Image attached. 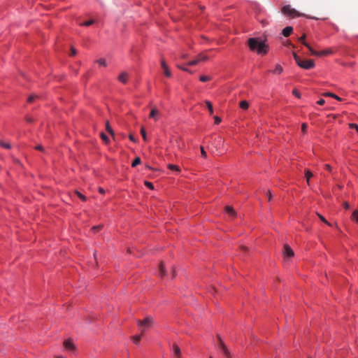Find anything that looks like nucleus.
I'll use <instances>...</instances> for the list:
<instances>
[{"instance_id": "f257e3e1", "label": "nucleus", "mask_w": 358, "mask_h": 358, "mask_svg": "<svg viewBox=\"0 0 358 358\" xmlns=\"http://www.w3.org/2000/svg\"><path fill=\"white\" fill-rule=\"evenodd\" d=\"M248 45L252 51H256L259 55H266L268 52V45L259 38H250Z\"/></svg>"}, {"instance_id": "f03ea898", "label": "nucleus", "mask_w": 358, "mask_h": 358, "mask_svg": "<svg viewBox=\"0 0 358 358\" xmlns=\"http://www.w3.org/2000/svg\"><path fill=\"white\" fill-rule=\"evenodd\" d=\"M293 57L296 64L302 69H311L315 67V62L313 59L303 60L295 52H293Z\"/></svg>"}, {"instance_id": "7ed1b4c3", "label": "nucleus", "mask_w": 358, "mask_h": 358, "mask_svg": "<svg viewBox=\"0 0 358 358\" xmlns=\"http://www.w3.org/2000/svg\"><path fill=\"white\" fill-rule=\"evenodd\" d=\"M153 324V318L152 317H146L143 320H137V324L143 334L148 329L150 328Z\"/></svg>"}, {"instance_id": "20e7f679", "label": "nucleus", "mask_w": 358, "mask_h": 358, "mask_svg": "<svg viewBox=\"0 0 358 358\" xmlns=\"http://www.w3.org/2000/svg\"><path fill=\"white\" fill-rule=\"evenodd\" d=\"M282 13L290 17H303L306 16L303 13H301L296 10L294 8H292L289 5L284 6L282 8Z\"/></svg>"}, {"instance_id": "39448f33", "label": "nucleus", "mask_w": 358, "mask_h": 358, "mask_svg": "<svg viewBox=\"0 0 358 358\" xmlns=\"http://www.w3.org/2000/svg\"><path fill=\"white\" fill-rule=\"evenodd\" d=\"M303 45L309 50L310 54L314 56H324L329 54H331L332 51L331 50H326L324 51H315L314 50L311 46L306 42H303Z\"/></svg>"}, {"instance_id": "423d86ee", "label": "nucleus", "mask_w": 358, "mask_h": 358, "mask_svg": "<svg viewBox=\"0 0 358 358\" xmlns=\"http://www.w3.org/2000/svg\"><path fill=\"white\" fill-rule=\"evenodd\" d=\"M217 338L219 341V347L220 348L221 350L222 351L223 354L227 358H231V354L227 349V346L225 345L224 343L221 339L220 336L218 335Z\"/></svg>"}, {"instance_id": "0eeeda50", "label": "nucleus", "mask_w": 358, "mask_h": 358, "mask_svg": "<svg viewBox=\"0 0 358 358\" xmlns=\"http://www.w3.org/2000/svg\"><path fill=\"white\" fill-rule=\"evenodd\" d=\"M282 253L285 259H288L294 255L293 250L288 245H284Z\"/></svg>"}, {"instance_id": "6e6552de", "label": "nucleus", "mask_w": 358, "mask_h": 358, "mask_svg": "<svg viewBox=\"0 0 358 358\" xmlns=\"http://www.w3.org/2000/svg\"><path fill=\"white\" fill-rule=\"evenodd\" d=\"M64 346L66 350L69 351H73L76 350V347L71 340L64 341Z\"/></svg>"}, {"instance_id": "1a4fd4ad", "label": "nucleus", "mask_w": 358, "mask_h": 358, "mask_svg": "<svg viewBox=\"0 0 358 358\" xmlns=\"http://www.w3.org/2000/svg\"><path fill=\"white\" fill-rule=\"evenodd\" d=\"M172 350L176 358H182L180 348L176 343L173 345Z\"/></svg>"}, {"instance_id": "9d476101", "label": "nucleus", "mask_w": 358, "mask_h": 358, "mask_svg": "<svg viewBox=\"0 0 358 358\" xmlns=\"http://www.w3.org/2000/svg\"><path fill=\"white\" fill-rule=\"evenodd\" d=\"M161 65H162V67L164 69V73L166 76L167 77H171V73L166 63V62L164 61V59H162L161 61Z\"/></svg>"}, {"instance_id": "9b49d317", "label": "nucleus", "mask_w": 358, "mask_h": 358, "mask_svg": "<svg viewBox=\"0 0 358 358\" xmlns=\"http://www.w3.org/2000/svg\"><path fill=\"white\" fill-rule=\"evenodd\" d=\"M128 73L127 72H122L119 76H118V80L121 82L123 84H126L128 80Z\"/></svg>"}, {"instance_id": "f8f14e48", "label": "nucleus", "mask_w": 358, "mask_h": 358, "mask_svg": "<svg viewBox=\"0 0 358 358\" xmlns=\"http://www.w3.org/2000/svg\"><path fill=\"white\" fill-rule=\"evenodd\" d=\"M225 210L229 214V216L233 217H235L236 216V213L231 206H227L225 207Z\"/></svg>"}, {"instance_id": "ddd939ff", "label": "nucleus", "mask_w": 358, "mask_h": 358, "mask_svg": "<svg viewBox=\"0 0 358 358\" xmlns=\"http://www.w3.org/2000/svg\"><path fill=\"white\" fill-rule=\"evenodd\" d=\"M293 31V28L292 27H286L282 29V34L284 36L287 37L289 36Z\"/></svg>"}, {"instance_id": "4468645a", "label": "nucleus", "mask_w": 358, "mask_h": 358, "mask_svg": "<svg viewBox=\"0 0 358 358\" xmlns=\"http://www.w3.org/2000/svg\"><path fill=\"white\" fill-rule=\"evenodd\" d=\"M313 175L310 170H308V169L305 170V177L306 178V182L308 185H310V178L313 177Z\"/></svg>"}, {"instance_id": "2eb2a0df", "label": "nucleus", "mask_w": 358, "mask_h": 358, "mask_svg": "<svg viewBox=\"0 0 358 358\" xmlns=\"http://www.w3.org/2000/svg\"><path fill=\"white\" fill-rule=\"evenodd\" d=\"M166 275V270L163 263L162 262L159 266V275L163 277Z\"/></svg>"}, {"instance_id": "dca6fc26", "label": "nucleus", "mask_w": 358, "mask_h": 358, "mask_svg": "<svg viewBox=\"0 0 358 358\" xmlns=\"http://www.w3.org/2000/svg\"><path fill=\"white\" fill-rule=\"evenodd\" d=\"M239 106L243 110H247L249 107V103L245 100L241 101L239 103Z\"/></svg>"}, {"instance_id": "f3484780", "label": "nucleus", "mask_w": 358, "mask_h": 358, "mask_svg": "<svg viewBox=\"0 0 358 358\" xmlns=\"http://www.w3.org/2000/svg\"><path fill=\"white\" fill-rule=\"evenodd\" d=\"M159 114V110L156 108H153L150 113V117L157 120L156 116Z\"/></svg>"}, {"instance_id": "a211bd4d", "label": "nucleus", "mask_w": 358, "mask_h": 358, "mask_svg": "<svg viewBox=\"0 0 358 358\" xmlns=\"http://www.w3.org/2000/svg\"><path fill=\"white\" fill-rule=\"evenodd\" d=\"M352 220L355 221L357 224H358V210H355L353 211L352 216Z\"/></svg>"}, {"instance_id": "6ab92c4d", "label": "nucleus", "mask_w": 358, "mask_h": 358, "mask_svg": "<svg viewBox=\"0 0 358 358\" xmlns=\"http://www.w3.org/2000/svg\"><path fill=\"white\" fill-rule=\"evenodd\" d=\"M283 71L282 67L280 64L275 66V69L273 71V73L280 74Z\"/></svg>"}, {"instance_id": "aec40b11", "label": "nucleus", "mask_w": 358, "mask_h": 358, "mask_svg": "<svg viewBox=\"0 0 358 358\" xmlns=\"http://www.w3.org/2000/svg\"><path fill=\"white\" fill-rule=\"evenodd\" d=\"M205 103L209 110L210 115H212L213 113V108L211 102L209 101H205Z\"/></svg>"}, {"instance_id": "412c9836", "label": "nucleus", "mask_w": 358, "mask_h": 358, "mask_svg": "<svg viewBox=\"0 0 358 358\" xmlns=\"http://www.w3.org/2000/svg\"><path fill=\"white\" fill-rule=\"evenodd\" d=\"M323 95L325 96L333 97V98H334V99H337L338 101L341 100V99L339 96H338L336 94H333L331 92H326V93H324Z\"/></svg>"}, {"instance_id": "4be33fe9", "label": "nucleus", "mask_w": 358, "mask_h": 358, "mask_svg": "<svg viewBox=\"0 0 358 358\" xmlns=\"http://www.w3.org/2000/svg\"><path fill=\"white\" fill-rule=\"evenodd\" d=\"M141 160L140 157H136L131 164V166L136 167L137 165L141 164Z\"/></svg>"}, {"instance_id": "5701e85b", "label": "nucleus", "mask_w": 358, "mask_h": 358, "mask_svg": "<svg viewBox=\"0 0 358 358\" xmlns=\"http://www.w3.org/2000/svg\"><path fill=\"white\" fill-rule=\"evenodd\" d=\"M94 23V20H90L86 21L85 22L80 23V26L89 27V26L93 24Z\"/></svg>"}, {"instance_id": "b1692460", "label": "nucleus", "mask_w": 358, "mask_h": 358, "mask_svg": "<svg viewBox=\"0 0 358 358\" xmlns=\"http://www.w3.org/2000/svg\"><path fill=\"white\" fill-rule=\"evenodd\" d=\"M200 81L201 82H207L211 80V77L209 76H201L199 78Z\"/></svg>"}, {"instance_id": "393cba45", "label": "nucleus", "mask_w": 358, "mask_h": 358, "mask_svg": "<svg viewBox=\"0 0 358 358\" xmlns=\"http://www.w3.org/2000/svg\"><path fill=\"white\" fill-rule=\"evenodd\" d=\"M197 59H199V62H201V61H206L208 59V57L207 55H206L200 54L197 57Z\"/></svg>"}, {"instance_id": "a878e982", "label": "nucleus", "mask_w": 358, "mask_h": 358, "mask_svg": "<svg viewBox=\"0 0 358 358\" xmlns=\"http://www.w3.org/2000/svg\"><path fill=\"white\" fill-rule=\"evenodd\" d=\"M168 168L171 170L176 171L178 172L180 171V168L178 166L173 164H169Z\"/></svg>"}, {"instance_id": "bb28decb", "label": "nucleus", "mask_w": 358, "mask_h": 358, "mask_svg": "<svg viewBox=\"0 0 358 358\" xmlns=\"http://www.w3.org/2000/svg\"><path fill=\"white\" fill-rule=\"evenodd\" d=\"M75 194L83 201H85L87 200V198L85 196H84L83 194L79 192L78 191H76Z\"/></svg>"}, {"instance_id": "cd10ccee", "label": "nucleus", "mask_w": 358, "mask_h": 358, "mask_svg": "<svg viewBox=\"0 0 358 358\" xmlns=\"http://www.w3.org/2000/svg\"><path fill=\"white\" fill-rule=\"evenodd\" d=\"M102 228H103V225L102 224H99V225L93 227L92 230V231L94 233H96L97 231L101 230Z\"/></svg>"}, {"instance_id": "c85d7f7f", "label": "nucleus", "mask_w": 358, "mask_h": 358, "mask_svg": "<svg viewBox=\"0 0 358 358\" xmlns=\"http://www.w3.org/2000/svg\"><path fill=\"white\" fill-rule=\"evenodd\" d=\"M96 62H97L99 65H101V66H106L107 65V64H106V59H103V58H101V59H98V60L96 61Z\"/></svg>"}, {"instance_id": "c756f323", "label": "nucleus", "mask_w": 358, "mask_h": 358, "mask_svg": "<svg viewBox=\"0 0 358 358\" xmlns=\"http://www.w3.org/2000/svg\"><path fill=\"white\" fill-rule=\"evenodd\" d=\"M106 130H107V131H108L109 134H110L112 136H113V135H114V131H113V130L112 129L111 127L110 126V124H109V122H106Z\"/></svg>"}, {"instance_id": "7c9ffc66", "label": "nucleus", "mask_w": 358, "mask_h": 358, "mask_svg": "<svg viewBox=\"0 0 358 358\" xmlns=\"http://www.w3.org/2000/svg\"><path fill=\"white\" fill-rule=\"evenodd\" d=\"M0 146H1L2 148H4L6 149H10V145L8 143H4L1 141H0Z\"/></svg>"}, {"instance_id": "2f4dec72", "label": "nucleus", "mask_w": 358, "mask_h": 358, "mask_svg": "<svg viewBox=\"0 0 358 358\" xmlns=\"http://www.w3.org/2000/svg\"><path fill=\"white\" fill-rule=\"evenodd\" d=\"M100 136H101V138H102V140H103L105 143H108V141H109V138H108V136H107L104 133H103V132H102V133H101V134H100Z\"/></svg>"}, {"instance_id": "473e14b6", "label": "nucleus", "mask_w": 358, "mask_h": 358, "mask_svg": "<svg viewBox=\"0 0 358 358\" xmlns=\"http://www.w3.org/2000/svg\"><path fill=\"white\" fill-rule=\"evenodd\" d=\"M141 335H142V334L138 335V336H133V337H132V339H133V341H134V342L135 343H136V344H137V343L140 341V340H141Z\"/></svg>"}, {"instance_id": "72a5a7b5", "label": "nucleus", "mask_w": 358, "mask_h": 358, "mask_svg": "<svg viewBox=\"0 0 358 358\" xmlns=\"http://www.w3.org/2000/svg\"><path fill=\"white\" fill-rule=\"evenodd\" d=\"M144 183H145V185L146 187H148L149 189H154V185H153V184L152 182H148V181H145Z\"/></svg>"}, {"instance_id": "f704fd0d", "label": "nucleus", "mask_w": 358, "mask_h": 358, "mask_svg": "<svg viewBox=\"0 0 358 358\" xmlns=\"http://www.w3.org/2000/svg\"><path fill=\"white\" fill-rule=\"evenodd\" d=\"M215 141L217 143V146L222 145L224 142L223 139L220 137L215 138Z\"/></svg>"}, {"instance_id": "c9c22d12", "label": "nucleus", "mask_w": 358, "mask_h": 358, "mask_svg": "<svg viewBox=\"0 0 358 358\" xmlns=\"http://www.w3.org/2000/svg\"><path fill=\"white\" fill-rule=\"evenodd\" d=\"M199 63V59L196 58V59L190 61L187 64L189 66H194Z\"/></svg>"}, {"instance_id": "e433bc0d", "label": "nucleus", "mask_w": 358, "mask_h": 358, "mask_svg": "<svg viewBox=\"0 0 358 358\" xmlns=\"http://www.w3.org/2000/svg\"><path fill=\"white\" fill-rule=\"evenodd\" d=\"M141 133L144 141L147 140L146 132L144 128H141Z\"/></svg>"}, {"instance_id": "4c0bfd02", "label": "nucleus", "mask_w": 358, "mask_h": 358, "mask_svg": "<svg viewBox=\"0 0 358 358\" xmlns=\"http://www.w3.org/2000/svg\"><path fill=\"white\" fill-rule=\"evenodd\" d=\"M317 215H318L319 218H320V219L323 222L326 223V224H328V225H331V224H330L329 222H328L327 221V220H326V219H325L322 215H320V214H319V213H317Z\"/></svg>"}, {"instance_id": "58836bf2", "label": "nucleus", "mask_w": 358, "mask_h": 358, "mask_svg": "<svg viewBox=\"0 0 358 358\" xmlns=\"http://www.w3.org/2000/svg\"><path fill=\"white\" fill-rule=\"evenodd\" d=\"M200 149H201V154L202 157L204 158H206L207 154H206V152L204 150L203 147L201 146Z\"/></svg>"}, {"instance_id": "ea45409f", "label": "nucleus", "mask_w": 358, "mask_h": 358, "mask_svg": "<svg viewBox=\"0 0 358 358\" xmlns=\"http://www.w3.org/2000/svg\"><path fill=\"white\" fill-rule=\"evenodd\" d=\"M350 128L351 129H355L356 131L358 132V125L355 123H350L349 124Z\"/></svg>"}, {"instance_id": "a19ab883", "label": "nucleus", "mask_w": 358, "mask_h": 358, "mask_svg": "<svg viewBox=\"0 0 358 358\" xmlns=\"http://www.w3.org/2000/svg\"><path fill=\"white\" fill-rule=\"evenodd\" d=\"M214 120H215V124H219L221 122V118L219 117L218 116H215Z\"/></svg>"}, {"instance_id": "79ce46f5", "label": "nucleus", "mask_w": 358, "mask_h": 358, "mask_svg": "<svg viewBox=\"0 0 358 358\" xmlns=\"http://www.w3.org/2000/svg\"><path fill=\"white\" fill-rule=\"evenodd\" d=\"M178 67L180 69H181V70H182V71H187V72H189V73H192V72L190 70H189L187 68H185V67H183V66H179V65L178 66Z\"/></svg>"}, {"instance_id": "37998d69", "label": "nucleus", "mask_w": 358, "mask_h": 358, "mask_svg": "<svg viewBox=\"0 0 358 358\" xmlns=\"http://www.w3.org/2000/svg\"><path fill=\"white\" fill-rule=\"evenodd\" d=\"M307 129V124L306 123H303L301 125V130L303 133H305Z\"/></svg>"}, {"instance_id": "c03bdc74", "label": "nucleus", "mask_w": 358, "mask_h": 358, "mask_svg": "<svg viewBox=\"0 0 358 358\" xmlns=\"http://www.w3.org/2000/svg\"><path fill=\"white\" fill-rule=\"evenodd\" d=\"M266 195L268 196V201H271L272 199L273 195H272V193H271V192L270 190H268L267 192Z\"/></svg>"}, {"instance_id": "a18cd8bd", "label": "nucleus", "mask_w": 358, "mask_h": 358, "mask_svg": "<svg viewBox=\"0 0 358 358\" xmlns=\"http://www.w3.org/2000/svg\"><path fill=\"white\" fill-rule=\"evenodd\" d=\"M76 53H77L76 50L74 48H73V47H72V48H71V56H74V55H76Z\"/></svg>"}, {"instance_id": "49530a36", "label": "nucleus", "mask_w": 358, "mask_h": 358, "mask_svg": "<svg viewBox=\"0 0 358 358\" xmlns=\"http://www.w3.org/2000/svg\"><path fill=\"white\" fill-rule=\"evenodd\" d=\"M324 169H325L327 171H329V172H331V170H332V168H331V166L329 164H325V165H324Z\"/></svg>"}, {"instance_id": "de8ad7c7", "label": "nucleus", "mask_w": 358, "mask_h": 358, "mask_svg": "<svg viewBox=\"0 0 358 358\" xmlns=\"http://www.w3.org/2000/svg\"><path fill=\"white\" fill-rule=\"evenodd\" d=\"M36 96H34V95H31L30 96L29 98H28V102L29 103H31L35 99H36Z\"/></svg>"}, {"instance_id": "09e8293b", "label": "nucleus", "mask_w": 358, "mask_h": 358, "mask_svg": "<svg viewBox=\"0 0 358 358\" xmlns=\"http://www.w3.org/2000/svg\"><path fill=\"white\" fill-rule=\"evenodd\" d=\"M292 93H293V94H294L298 98H300V93L296 90H294L292 91Z\"/></svg>"}, {"instance_id": "8fccbe9b", "label": "nucleus", "mask_w": 358, "mask_h": 358, "mask_svg": "<svg viewBox=\"0 0 358 358\" xmlns=\"http://www.w3.org/2000/svg\"><path fill=\"white\" fill-rule=\"evenodd\" d=\"M317 103V104L322 106L323 104H324L325 101L323 99H320Z\"/></svg>"}, {"instance_id": "3c124183", "label": "nucleus", "mask_w": 358, "mask_h": 358, "mask_svg": "<svg viewBox=\"0 0 358 358\" xmlns=\"http://www.w3.org/2000/svg\"><path fill=\"white\" fill-rule=\"evenodd\" d=\"M343 206L345 209H349L350 208V205L348 202L345 201L343 203Z\"/></svg>"}, {"instance_id": "603ef678", "label": "nucleus", "mask_w": 358, "mask_h": 358, "mask_svg": "<svg viewBox=\"0 0 358 358\" xmlns=\"http://www.w3.org/2000/svg\"><path fill=\"white\" fill-rule=\"evenodd\" d=\"M305 38H306V35L303 34L300 38H299V41L303 44V42H306L305 41Z\"/></svg>"}, {"instance_id": "864d4df0", "label": "nucleus", "mask_w": 358, "mask_h": 358, "mask_svg": "<svg viewBox=\"0 0 358 358\" xmlns=\"http://www.w3.org/2000/svg\"><path fill=\"white\" fill-rule=\"evenodd\" d=\"M36 149L38 150H40V151H43V148L41 145H38L36 146Z\"/></svg>"}, {"instance_id": "5fc2aeb1", "label": "nucleus", "mask_w": 358, "mask_h": 358, "mask_svg": "<svg viewBox=\"0 0 358 358\" xmlns=\"http://www.w3.org/2000/svg\"><path fill=\"white\" fill-rule=\"evenodd\" d=\"M129 139H130L131 141L134 142V143H135V142H136V138H135L133 136V135H131H131H129Z\"/></svg>"}, {"instance_id": "6e6d98bb", "label": "nucleus", "mask_w": 358, "mask_h": 358, "mask_svg": "<svg viewBox=\"0 0 358 358\" xmlns=\"http://www.w3.org/2000/svg\"><path fill=\"white\" fill-rule=\"evenodd\" d=\"M241 249L243 251H247V250H248L247 247L243 246V245H241Z\"/></svg>"}, {"instance_id": "4d7b16f0", "label": "nucleus", "mask_w": 358, "mask_h": 358, "mask_svg": "<svg viewBox=\"0 0 358 358\" xmlns=\"http://www.w3.org/2000/svg\"><path fill=\"white\" fill-rule=\"evenodd\" d=\"M172 275L173 278L176 277V270L174 268L172 269Z\"/></svg>"}, {"instance_id": "13d9d810", "label": "nucleus", "mask_w": 358, "mask_h": 358, "mask_svg": "<svg viewBox=\"0 0 358 358\" xmlns=\"http://www.w3.org/2000/svg\"><path fill=\"white\" fill-rule=\"evenodd\" d=\"M181 57H182V59H185V58H187V55L186 54H183V55H181Z\"/></svg>"}, {"instance_id": "bf43d9fd", "label": "nucleus", "mask_w": 358, "mask_h": 358, "mask_svg": "<svg viewBox=\"0 0 358 358\" xmlns=\"http://www.w3.org/2000/svg\"><path fill=\"white\" fill-rule=\"evenodd\" d=\"M27 121L29 122H33V120L31 118H27Z\"/></svg>"}, {"instance_id": "052dcab7", "label": "nucleus", "mask_w": 358, "mask_h": 358, "mask_svg": "<svg viewBox=\"0 0 358 358\" xmlns=\"http://www.w3.org/2000/svg\"><path fill=\"white\" fill-rule=\"evenodd\" d=\"M99 192L103 194L104 192V190L102 188H99Z\"/></svg>"}, {"instance_id": "680f3d73", "label": "nucleus", "mask_w": 358, "mask_h": 358, "mask_svg": "<svg viewBox=\"0 0 358 358\" xmlns=\"http://www.w3.org/2000/svg\"><path fill=\"white\" fill-rule=\"evenodd\" d=\"M56 358H65V357H62V356H56Z\"/></svg>"}, {"instance_id": "e2e57ef3", "label": "nucleus", "mask_w": 358, "mask_h": 358, "mask_svg": "<svg viewBox=\"0 0 358 358\" xmlns=\"http://www.w3.org/2000/svg\"><path fill=\"white\" fill-rule=\"evenodd\" d=\"M338 187L340 188V189L342 188V187L341 185H338Z\"/></svg>"}, {"instance_id": "0e129e2a", "label": "nucleus", "mask_w": 358, "mask_h": 358, "mask_svg": "<svg viewBox=\"0 0 358 358\" xmlns=\"http://www.w3.org/2000/svg\"><path fill=\"white\" fill-rule=\"evenodd\" d=\"M210 358H213L212 357H210Z\"/></svg>"}, {"instance_id": "69168bd1", "label": "nucleus", "mask_w": 358, "mask_h": 358, "mask_svg": "<svg viewBox=\"0 0 358 358\" xmlns=\"http://www.w3.org/2000/svg\"><path fill=\"white\" fill-rule=\"evenodd\" d=\"M308 358H311V357H308Z\"/></svg>"}]
</instances>
